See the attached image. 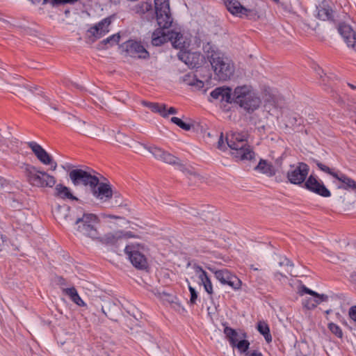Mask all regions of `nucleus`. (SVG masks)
I'll return each mask as SVG.
<instances>
[{"label":"nucleus","instance_id":"nucleus-1","mask_svg":"<svg viewBox=\"0 0 356 356\" xmlns=\"http://www.w3.org/2000/svg\"><path fill=\"white\" fill-rule=\"evenodd\" d=\"M248 134L244 132H230L227 134V145L236 161H250L254 158V152L248 141Z\"/></svg>","mask_w":356,"mask_h":356},{"label":"nucleus","instance_id":"nucleus-2","mask_svg":"<svg viewBox=\"0 0 356 356\" xmlns=\"http://www.w3.org/2000/svg\"><path fill=\"white\" fill-rule=\"evenodd\" d=\"M99 222V218L96 214L83 211L76 217L74 234L93 241L99 238V232L97 229Z\"/></svg>","mask_w":356,"mask_h":356},{"label":"nucleus","instance_id":"nucleus-3","mask_svg":"<svg viewBox=\"0 0 356 356\" xmlns=\"http://www.w3.org/2000/svg\"><path fill=\"white\" fill-rule=\"evenodd\" d=\"M207 51V58L220 81H227L234 74V67L231 60L223 53L214 50Z\"/></svg>","mask_w":356,"mask_h":356},{"label":"nucleus","instance_id":"nucleus-4","mask_svg":"<svg viewBox=\"0 0 356 356\" xmlns=\"http://www.w3.org/2000/svg\"><path fill=\"white\" fill-rule=\"evenodd\" d=\"M233 102L248 113L257 110L261 104L259 97L248 86H238L234 89Z\"/></svg>","mask_w":356,"mask_h":356},{"label":"nucleus","instance_id":"nucleus-5","mask_svg":"<svg viewBox=\"0 0 356 356\" xmlns=\"http://www.w3.org/2000/svg\"><path fill=\"white\" fill-rule=\"evenodd\" d=\"M169 28L159 26L152 35V44L154 46H160L168 41L172 42V46L176 49L184 47L183 35L177 31H170Z\"/></svg>","mask_w":356,"mask_h":356},{"label":"nucleus","instance_id":"nucleus-6","mask_svg":"<svg viewBox=\"0 0 356 356\" xmlns=\"http://www.w3.org/2000/svg\"><path fill=\"white\" fill-rule=\"evenodd\" d=\"M26 173L29 183L38 188H53L56 183L55 177L44 171H41L36 167L28 165Z\"/></svg>","mask_w":356,"mask_h":356},{"label":"nucleus","instance_id":"nucleus-7","mask_svg":"<svg viewBox=\"0 0 356 356\" xmlns=\"http://www.w3.org/2000/svg\"><path fill=\"white\" fill-rule=\"evenodd\" d=\"M93 173L92 169L87 168L86 170L73 169L69 172L68 175L74 186H83L90 188L97 186L99 184V178Z\"/></svg>","mask_w":356,"mask_h":356},{"label":"nucleus","instance_id":"nucleus-8","mask_svg":"<svg viewBox=\"0 0 356 356\" xmlns=\"http://www.w3.org/2000/svg\"><path fill=\"white\" fill-rule=\"evenodd\" d=\"M154 7L158 26L170 28L173 19L170 13L169 0H154Z\"/></svg>","mask_w":356,"mask_h":356},{"label":"nucleus","instance_id":"nucleus-9","mask_svg":"<svg viewBox=\"0 0 356 356\" xmlns=\"http://www.w3.org/2000/svg\"><path fill=\"white\" fill-rule=\"evenodd\" d=\"M309 172V165L304 162H298L296 165H290L286 172L288 181L294 185L304 184Z\"/></svg>","mask_w":356,"mask_h":356},{"label":"nucleus","instance_id":"nucleus-10","mask_svg":"<svg viewBox=\"0 0 356 356\" xmlns=\"http://www.w3.org/2000/svg\"><path fill=\"white\" fill-rule=\"evenodd\" d=\"M314 162L318 166V168L322 170L323 172L327 173L331 175L336 179L339 180L342 183V185L339 186L338 188H341L343 190H352L356 192V181L353 179L348 177L346 175L343 173H338L334 172L332 169H330L328 166L323 164L318 160H314Z\"/></svg>","mask_w":356,"mask_h":356},{"label":"nucleus","instance_id":"nucleus-11","mask_svg":"<svg viewBox=\"0 0 356 356\" xmlns=\"http://www.w3.org/2000/svg\"><path fill=\"white\" fill-rule=\"evenodd\" d=\"M139 249V244L132 243L125 247L124 252L135 268L145 270L148 267L147 258L140 252Z\"/></svg>","mask_w":356,"mask_h":356},{"label":"nucleus","instance_id":"nucleus-12","mask_svg":"<svg viewBox=\"0 0 356 356\" xmlns=\"http://www.w3.org/2000/svg\"><path fill=\"white\" fill-rule=\"evenodd\" d=\"M303 187L309 191L317 194L323 197L331 196L330 191L326 188L323 182L316 175H310L306 179Z\"/></svg>","mask_w":356,"mask_h":356},{"label":"nucleus","instance_id":"nucleus-13","mask_svg":"<svg viewBox=\"0 0 356 356\" xmlns=\"http://www.w3.org/2000/svg\"><path fill=\"white\" fill-rule=\"evenodd\" d=\"M122 49L127 55L139 58H147L149 57L148 51L138 42L128 40L122 45Z\"/></svg>","mask_w":356,"mask_h":356},{"label":"nucleus","instance_id":"nucleus-14","mask_svg":"<svg viewBox=\"0 0 356 356\" xmlns=\"http://www.w3.org/2000/svg\"><path fill=\"white\" fill-rule=\"evenodd\" d=\"M216 278L222 284H227L234 289H238L241 286V281L227 269L224 268L213 271Z\"/></svg>","mask_w":356,"mask_h":356},{"label":"nucleus","instance_id":"nucleus-15","mask_svg":"<svg viewBox=\"0 0 356 356\" xmlns=\"http://www.w3.org/2000/svg\"><path fill=\"white\" fill-rule=\"evenodd\" d=\"M144 147L158 160L170 165H181L180 160L178 157L158 147H147L146 145H144Z\"/></svg>","mask_w":356,"mask_h":356},{"label":"nucleus","instance_id":"nucleus-16","mask_svg":"<svg viewBox=\"0 0 356 356\" xmlns=\"http://www.w3.org/2000/svg\"><path fill=\"white\" fill-rule=\"evenodd\" d=\"M111 24V17H106L97 24L91 26L88 30L89 38H93L92 41L99 39L109 32V26Z\"/></svg>","mask_w":356,"mask_h":356},{"label":"nucleus","instance_id":"nucleus-17","mask_svg":"<svg viewBox=\"0 0 356 356\" xmlns=\"http://www.w3.org/2000/svg\"><path fill=\"white\" fill-rule=\"evenodd\" d=\"M338 31L348 47L356 52V33L352 27L346 23H341L338 26Z\"/></svg>","mask_w":356,"mask_h":356},{"label":"nucleus","instance_id":"nucleus-18","mask_svg":"<svg viewBox=\"0 0 356 356\" xmlns=\"http://www.w3.org/2000/svg\"><path fill=\"white\" fill-rule=\"evenodd\" d=\"M90 189L92 195L102 202L109 200L113 196V191L111 185L108 184L100 183L99 181L97 186L90 188Z\"/></svg>","mask_w":356,"mask_h":356},{"label":"nucleus","instance_id":"nucleus-19","mask_svg":"<svg viewBox=\"0 0 356 356\" xmlns=\"http://www.w3.org/2000/svg\"><path fill=\"white\" fill-rule=\"evenodd\" d=\"M210 96L213 99L221 102L232 103L233 102V93L229 87H218L211 92Z\"/></svg>","mask_w":356,"mask_h":356},{"label":"nucleus","instance_id":"nucleus-20","mask_svg":"<svg viewBox=\"0 0 356 356\" xmlns=\"http://www.w3.org/2000/svg\"><path fill=\"white\" fill-rule=\"evenodd\" d=\"M27 144L41 163L44 165L51 163V156H50L41 145L33 141L29 142Z\"/></svg>","mask_w":356,"mask_h":356},{"label":"nucleus","instance_id":"nucleus-21","mask_svg":"<svg viewBox=\"0 0 356 356\" xmlns=\"http://www.w3.org/2000/svg\"><path fill=\"white\" fill-rule=\"evenodd\" d=\"M225 4L227 10L233 15L241 17L243 15H248L252 10L243 7L237 0H226Z\"/></svg>","mask_w":356,"mask_h":356},{"label":"nucleus","instance_id":"nucleus-22","mask_svg":"<svg viewBox=\"0 0 356 356\" xmlns=\"http://www.w3.org/2000/svg\"><path fill=\"white\" fill-rule=\"evenodd\" d=\"M194 269L195 273L198 274V278L200 281V284L204 286V290L208 293V294H213V291L212 283L207 272L200 266H194Z\"/></svg>","mask_w":356,"mask_h":356},{"label":"nucleus","instance_id":"nucleus-23","mask_svg":"<svg viewBox=\"0 0 356 356\" xmlns=\"http://www.w3.org/2000/svg\"><path fill=\"white\" fill-rule=\"evenodd\" d=\"M317 17L321 20H330L333 17V11L329 5L328 0H323L318 6H316Z\"/></svg>","mask_w":356,"mask_h":356},{"label":"nucleus","instance_id":"nucleus-24","mask_svg":"<svg viewBox=\"0 0 356 356\" xmlns=\"http://www.w3.org/2000/svg\"><path fill=\"white\" fill-rule=\"evenodd\" d=\"M55 186L54 193L55 197L63 200H78V198L72 194L69 187L62 184H58Z\"/></svg>","mask_w":356,"mask_h":356},{"label":"nucleus","instance_id":"nucleus-25","mask_svg":"<svg viewBox=\"0 0 356 356\" xmlns=\"http://www.w3.org/2000/svg\"><path fill=\"white\" fill-rule=\"evenodd\" d=\"M178 57L191 68L197 67L199 65L198 62L195 60V59L198 60L199 58V55L196 54L181 52L178 54Z\"/></svg>","mask_w":356,"mask_h":356},{"label":"nucleus","instance_id":"nucleus-26","mask_svg":"<svg viewBox=\"0 0 356 356\" xmlns=\"http://www.w3.org/2000/svg\"><path fill=\"white\" fill-rule=\"evenodd\" d=\"M122 231L118 230L114 232H109L102 236L99 233V238H97L95 241L106 244H114L118 240L121 239Z\"/></svg>","mask_w":356,"mask_h":356},{"label":"nucleus","instance_id":"nucleus-27","mask_svg":"<svg viewBox=\"0 0 356 356\" xmlns=\"http://www.w3.org/2000/svg\"><path fill=\"white\" fill-rule=\"evenodd\" d=\"M70 208L66 204L58 205L53 211L55 218L59 222H65L67 220Z\"/></svg>","mask_w":356,"mask_h":356},{"label":"nucleus","instance_id":"nucleus-28","mask_svg":"<svg viewBox=\"0 0 356 356\" xmlns=\"http://www.w3.org/2000/svg\"><path fill=\"white\" fill-rule=\"evenodd\" d=\"M327 296L321 294L319 296H313V298H309L303 300V306L308 309H314L318 305L322 302L327 300Z\"/></svg>","mask_w":356,"mask_h":356},{"label":"nucleus","instance_id":"nucleus-29","mask_svg":"<svg viewBox=\"0 0 356 356\" xmlns=\"http://www.w3.org/2000/svg\"><path fill=\"white\" fill-rule=\"evenodd\" d=\"M255 169L268 177L274 176L276 172L273 165L264 159L260 160Z\"/></svg>","mask_w":356,"mask_h":356},{"label":"nucleus","instance_id":"nucleus-30","mask_svg":"<svg viewBox=\"0 0 356 356\" xmlns=\"http://www.w3.org/2000/svg\"><path fill=\"white\" fill-rule=\"evenodd\" d=\"M63 293L68 296L70 300L79 307L86 306V303L79 296L76 289L74 287L66 288L63 289Z\"/></svg>","mask_w":356,"mask_h":356},{"label":"nucleus","instance_id":"nucleus-31","mask_svg":"<svg viewBox=\"0 0 356 356\" xmlns=\"http://www.w3.org/2000/svg\"><path fill=\"white\" fill-rule=\"evenodd\" d=\"M183 82L186 85L195 86L197 88L204 87V83L202 81L197 78V75L193 73H188L183 76Z\"/></svg>","mask_w":356,"mask_h":356},{"label":"nucleus","instance_id":"nucleus-32","mask_svg":"<svg viewBox=\"0 0 356 356\" xmlns=\"http://www.w3.org/2000/svg\"><path fill=\"white\" fill-rule=\"evenodd\" d=\"M120 36L118 33L113 34L106 39L103 40L99 44V49H106L115 44H117L120 41Z\"/></svg>","mask_w":356,"mask_h":356},{"label":"nucleus","instance_id":"nucleus-33","mask_svg":"<svg viewBox=\"0 0 356 356\" xmlns=\"http://www.w3.org/2000/svg\"><path fill=\"white\" fill-rule=\"evenodd\" d=\"M257 328L259 332L264 336L268 343L272 341V336L270 334L269 326L265 321L258 322Z\"/></svg>","mask_w":356,"mask_h":356},{"label":"nucleus","instance_id":"nucleus-34","mask_svg":"<svg viewBox=\"0 0 356 356\" xmlns=\"http://www.w3.org/2000/svg\"><path fill=\"white\" fill-rule=\"evenodd\" d=\"M143 104L149 108L152 112L159 113L162 117L166 118V115L164 114L165 104L147 102H143Z\"/></svg>","mask_w":356,"mask_h":356},{"label":"nucleus","instance_id":"nucleus-35","mask_svg":"<svg viewBox=\"0 0 356 356\" xmlns=\"http://www.w3.org/2000/svg\"><path fill=\"white\" fill-rule=\"evenodd\" d=\"M152 7V6L150 3L143 1V2H140L139 3L136 4L133 8V10L136 14L144 15L146 13L151 10Z\"/></svg>","mask_w":356,"mask_h":356},{"label":"nucleus","instance_id":"nucleus-36","mask_svg":"<svg viewBox=\"0 0 356 356\" xmlns=\"http://www.w3.org/2000/svg\"><path fill=\"white\" fill-rule=\"evenodd\" d=\"M224 333L226 335L227 338L228 339L230 344L232 346H235L236 342L238 341V336L236 330L231 327H225L224 329Z\"/></svg>","mask_w":356,"mask_h":356},{"label":"nucleus","instance_id":"nucleus-37","mask_svg":"<svg viewBox=\"0 0 356 356\" xmlns=\"http://www.w3.org/2000/svg\"><path fill=\"white\" fill-rule=\"evenodd\" d=\"M170 121L185 131H189L192 127L191 124L183 122L180 118L177 117L171 118Z\"/></svg>","mask_w":356,"mask_h":356},{"label":"nucleus","instance_id":"nucleus-38","mask_svg":"<svg viewBox=\"0 0 356 356\" xmlns=\"http://www.w3.org/2000/svg\"><path fill=\"white\" fill-rule=\"evenodd\" d=\"M86 122L84 121L76 120L73 124L74 127L80 133L87 135L89 134L88 130L85 127Z\"/></svg>","mask_w":356,"mask_h":356},{"label":"nucleus","instance_id":"nucleus-39","mask_svg":"<svg viewBox=\"0 0 356 356\" xmlns=\"http://www.w3.org/2000/svg\"><path fill=\"white\" fill-rule=\"evenodd\" d=\"M279 265L280 266H286L287 269L286 270V273L290 275L292 274L291 271L293 268V264L287 258H281L279 262Z\"/></svg>","mask_w":356,"mask_h":356},{"label":"nucleus","instance_id":"nucleus-40","mask_svg":"<svg viewBox=\"0 0 356 356\" xmlns=\"http://www.w3.org/2000/svg\"><path fill=\"white\" fill-rule=\"evenodd\" d=\"M115 140L121 145H129V143H128L129 138L121 132L117 133L115 135Z\"/></svg>","mask_w":356,"mask_h":356},{"label":"nucleus","instance_id":"nucleus-41","mask_svg":"<svg viewBox=\"0 0 356 356\" xmlns=\"http://www.w3.org/2000/svg\"><path fill=\"white\" fill-rule=\"evenodd\" d=\"M328 328L337 337H338L339 338L342 337V336H343L342 330L340 328V327L338 326L337 325H336V324H334L333 323H330L328 324Z\"/></svg>","mask_w":356,"mask_h":356},{"label":"nucleus","instance_id":"nucleus-42","mask_svg":"<svg viewBox=\"0 0 356 356\" xmlns=\"http://www.w3.org/2000/svg\"><path fill=\"white\" fill-rule=\"evenodd\" d=\"M250 343L247 340L238 341L236 342L235 345V346H236L238 349L243 353L245 352L248 349Z\"/></svg>","mask_w":356,"mask_h":356},{"label":"nucleus","instance_id":"nucleus-43","mask_svg":"<svg viewBox=\"0 0 356 356\" xmlns=\"http://www.w3.org/2000/svg\"><path fill=\"white\" fill-rule=\"evenodd\" d=\"M188 289L191 293V299L190 303L192 305L195 304L197 298V293L195 289L191 286H188Z\"/></svg>","mask_w":356,"mask_h":356},{"label":"nucleus","instance_id":"nucleus-44","mask_svg":"<svg viewBox=\"0 0 356 356\" xmlns=\"http://www.w3.org/2000/svg\"><path fill=\"white\" fill-rule=\"evenodd\" d=\"M307 293L312 296H319L320 294L317 293L316 292L308 289L305 286H302L301 288L300 294L302 295V293Z\"/></svg>","mask_w":356,"mask_h":356},{"label":"nucleus","instance_id":"nucleus-45","mask_svg":"<svg viewBox=\"0 0 356 356\" xmlns=\"http://www.w3.org/2000/svg\"><path fill=\"white\" fill-rule=\"evenodd\" d=\"M348 316L351 320L356 323V305L352 306L349 309Z\"/></svg>","mask_w":356,"mask_h":356},{"label":"nucleus","instance_id":"nucleus-46","mask_svg":"<svg viewBox=\"0 0 356 356\" xmlns=\"http://www.w3.org/2000/svg\"><path fill=\"white\" fill-rule=\"evenodd\" d=\"M177 113V110L175 108L170 107L168 109H167V106H165L164 114L166 115V118H168L169 115L176 114Z\"/></svg>","mask_w":356,"mask_h":356},{"label":"nucleus","instance_id":"nucleus-47","mask_svg":"<svg viewBox=\"0 0 356 356\" xmlns=\"http://www.w3.org/2000/svg\"><path fill=\"white\" fill-rule=\"evenodd\" d=\"M218 148L221 150H224L226 148L225 144L222 138V134H221L219 140L218 141Z\"/></svg>","mask_w":356,"mask_h":356},{"label":"nucleus","instance_id":"nucleus-48","mask_svg":"<svg viewBox=\"0 0 356 356\" xmlns=\"http://www.w3.org/2000/svg\"><path fill=\"white\" fill-rule=\"evenodd\" d=\"M55 282L57 284L60 285V286H64V285H66V281L65 280L61 277V276H57L56 278H55Z\"/></svg>","mask_w":356,"mask_h":356},{"label":"nucleus","instance_id":"nucleus-49","mask_svg":"<svg viewBox=\"0 0 356 356\" xmlns=\"http://www.w3.org/2000/svg\"><path fill=\"white\" fill-rule=\"evenodd\" d=\"M121 239L122 238H133V237H135V236L132 234L131 232H124V231H122V234H121Z\"/></svg>","mask_w":356,"mask_h":356},{"label":"nucleus","instance_id":"nucleus-50","mask_svg":"<svg viewBox=\"0 0 356 356\" xmlns=\"http://www.w3.org/2000/svg\"><path fill=\"white\" fill-rule=\"evenodd\" d=\"M248 356H263L262 353L259 350H253L248 353Z\"/></svg>","mask_w":356,"mask_h":356},{"label":"nucleus","instance_id":"nucleus-51","mask_svg":"<svg viewBox=\"0 0 356 356\" xmlns=\"http://www.w3.org/2000/svg\"><path fill=\"white\" fill-rule=\"evenodd\" d=\"M49 165H51V170H53V171L56 170V169L57 168V163H56V162L54 161L52 158H51V163H49Z\"/></svg>","mask_w":356,"mask_h":356},{"label":"nucleus","instance_id":"nucleus-52","mask_svg":"<svg viewBox=\"0 0 356 356\" xmlns=\"http://www.w3.org/2000/svg\"><path fill=\"white\" fill-rule=\"evenodd\" d=\"M6 180L4 178L0 177V189L6 185Z\"/></svg>","mask_w":356,"mask_h":356},{"label":"nucleus","instance_id":"nucleus-53","mask_svg":"<svg viewBox=\"0 0 356 356\" xmlns=\"http://www.w3.org/2000/svg\"><path fill=\"white\" fill-rule=\"evenodd\" d=\"M350 278L353 282L356 283V271L351 274Z\"/></svg>","mask_w":356,"mask_h":356},{"label":"nucleus","instance_id":"nucleus-54","mask_svg":"<svg viewBox=\"0 0 356 356\" xmlns=\"http://www.w3.org/2000/svg\"><path fill=\"white\" fill-rule=\"evenodd\" d=\"M102 312L106 315V316L108 317L111 320H114V318L112 317V316H109L106 313V312L104 311V308L102 307Z\"/></svg>","mask_w":356,"mask_h":356},{"label":"nucleus","instance_id":"nucleus-55","mask_svg":"<svg viewBox=\"0 0 356 356\" xmlns=\"http://www.w3.org/2000/svg\"><path fill=\"white\" fill-rule=\"evenodd\" d=\"M0 237H1V241H2V243H3L6 241V239H7L6 236H3V235H2V234H1V235H0Z\"/></svg>","mask_w":356,"mask_h":356},{"label":"nucleus","instance_id":"nucleus-56","mask_svg":"<svg viewBox=\"0 0 356 356\" xmlns=\"http://www.w3.org/2000/svg\"><path fill=\"white\" fill-rule=\"evenodd\" d=\"M278 275H281V276H284V277H286L285 275H283L282 273H275V277H277Z\"/></svg>","mask_w":356,"mask_h":356},{"label":"nucleus","instance_id":"nucleus-57","mask_svg":"<svg viewBox=\"0 0 356 356\" xmlns=\"http://www.w3.org/2000/svg\"><path fill=\"white\" fill-rule=\"evenodd\" d=\"M348 86H349L350 88H352L353 90L356 89V86H354V85H353V84H351V83H348Z\"/></svg>","mask_w":356,"mask_h":356},{"label":"nucleus","instance_id":"nucleus-58","mask_svg":"<svg viewBox=\"0 0 356 356\" xmlns=\"http://www.w3.org/2000/svg\"><path fill=\"white\" fill-rule=\"evenodd\" d=\"M250 268L254 270H258L259 268H256L254 265H250Z\"/></svg>","mask_w":356,"mask_h":356},{"label":"nucleus","instance_id":"nucleus-59","mask_svg":"<svg viewBox=\"0 0 356 356\" xmlns=\"http://www.w3.org/2000/svg\"><path fill=\"white\" fill-rule=\"evenodd\" d=\"M277 164L281 165V158L276 160Z\"/></svg>","mask_w":356,"mask_h":356},{"label":"nucleus","instance_id":"nucleus-60","mask_svg":"<svg viewBox=\"0 0 356 356\" xmlns=\"http://www.w3.org/2000/svg\"><path fill=\"white\" fill-rule=\"evenodd\" d=\"M274 2L275 3H278L279 2V0H273Z\"/></svg>","mask_w":356,"mask_h":356},{"label":"nucleus","instance_id":"nucleus-61","mask_svg":"<svg viewBox=\"0 0 356 356\" xmlns=\"http://www.w3.org/2000/svg\"><path fill=\"white\" fill-rule=\"evenodd\" d=\"M355 124H356V120H355Z\"/></svg>","mask_w":356,"mask_h":356}]
</instances>
